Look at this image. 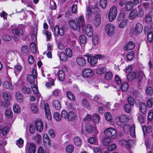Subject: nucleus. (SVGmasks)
<instances>
[{
    "mask_svg": "<svg viewBox=\"0 0 153 153\" xmlns=\"http://www.w3.org/2000/svg\"><path fill=\"white\" fill-rule=\"evenodd\" d=\"M31 87L33 91L35 94H37L38 92V90L37 86V83H34L31 85Z\"/></svg>",
    "mask_w": 153,
    "mask_h": 153,
    "instance_id": "obj_47",
    "label": "nucleus"
},
{
    "mask_svg": "<svg viewBox=\"0 0 153 153\" xmlns=\"http://www.w3.org/2000/svg\"><path fill=\"white\" fill-rule=\"evenodd\" d=\"M152 18L151 16L149 15H146L144 19V22L147 24H149L152 22Z\"/></svg>",
    "mask_w": 153,
    "mask_h": 153,
    "instance_id": "obj_41",
    "label": "nucleus"
},
{
    "mask_svg": "<svg viewBox=\"0 0 153 153\" xmlns=\"http://www.w3.org/2000/svg\"><path fill=\"white\" fill-rule=\"evenodd\" d=\"M105 119L108 121H110L112 119V116L110 113L106 112L104 114Z\"/></svg>",
    "mask_w": 153,
    "mask_h": 153,
    "instance_id": "obj_59",
    "label": "nucleus"
},
{
    "mask_svg": "<svg viewBox=\"0 0 153 153\" xmlns=\"http://www.w3.org/2000/svg\"><path fill=\"white\" fill-rule=\"evenodd\" d=\"M76 118V115L74 112L70 111L69 112L67 118L69 121H74L75 120Z\"/></svg>",
    "mask_w": 153,
    "mask_h": 153,
    "instance_id": "obj_22",
    "label": "nucleus"
},
{
    "mask_svg": "<svg viewBox=\"0 0 153 153\" xmlns=\"http://www.w3.org/2000/svg\"><path fill=\"white\" fill-rule=\"evenodd\" d=\"M53 116L55 120L59 122L61 120L62 117L58 112L55 113Z\"/></svg>",
    "mask_w": 153,
    "mask_h": 153,
    "instance_id": "obj_48",
    "label": "nucleus"
},
{
    "mask_svg": "<svg viewBox=\"0 0 153 153\" xmlns=\"http://www.w3.org/2000/svg\"><path fill=\"white\" fill-rule=\"evenodd\" d=\"M135 46V43L133 42L130 41L128 43L126 47V49L128 51L133 49Z\"/></svg>",
    "mask_w": 153,
    "mask_h": 153,
    "instance_id": "obj_30",
    "label": "nucleus"
},
{
    "mask_svg": "<svg viewBox=\"0 0 153 153\" xmlns=\"http://www.w3.org/2000/svg\"><path fill=\"white\" fill-rule=\"evenodd\" d=\"M22 92L25 94H30L31 93V91L30 88L29 87L23 86L22 88Z\"/></svg>",
    "mask_w": 153,
    "mask_h": 153,
    "instance_id": "obj_32",
    "label": "nucleus"
},
{
    "mask_svg": "<svg viewBox=\"0 0 153 153\" xmlns=\"http://www.w3.org/2000/svg\"><path fill=\"white\" fill-rule=\"evenodd\" d=\"M86 131L89 133H92L96 130V128L89 123H87L85 126Z\"/></svg>",
    "mask_w": 153,
    "mask_h": 153,
    "instance_id": "obj_17",
    "label": "nucleus"
},
{
    "mask_svg": "<svg viewBox=\"0 0 153 153\" xmlns=\"http://www.w3.org/2000/svg\"><path fill=\"white\" fill-rule=\"evenodd\" d=\"M5 115L7 118H11L13 116V112L10 109H7L5 111Z\"/></svg>",
    "mask_w": 153,
    "mask_h": 153,
    "instance_id": "obj_40",
    "label": "nucleus"
},
{
    "mask_svg": "<svg viewBox=\"0 0 153 153\" xmlns=\"http://www.w3.org/2000/svg\"><path fill=\"white\" fill-rule=\"evenodd\" d=\"M76 62L78 65L81 67L84 66L86 63L85 59L82 57H77L76 59Z\"/></svg>",
    "mask_w": 153,
    "mask_h": 153,
    "instance_id": "obj_13",
    "label": "nucleus"
},
{
    "mask_svg": "<svg viewBox=\"0 0 153 153\" xmlns=\"http://www.w3.org/2000/svg\"><path fill=\"white\" fill-rule=\"evenodd\" d=\"M85 31L87 36L89 37H91L93 34V31L91 26L88 24L85 26Z\"/></svg>",
    "mask_w": 153,
    "mask_h": 153,
    "instance_id": "obj_12",
    "label": "nucleus"
},
{
    "mask_svg": "<svg viewBox=\"0 0 153 153\" xmlns=\"http://www.w3.org/2000/svg\"><path fill=\"white\" fill-rule=\"evenodd\" d=\"M81 103L82 105L89 110L91 109V107L89 105V104L87 99L83 98L82 100Z\"/></svg>",
    "mask_w": 153,
    "mask_h": 153,
    "instance_id": "obj_27",
    "label": "nucleus"
},
{
    "mask_svg": "<svg viewBox=\"0 0 153 153\" xmlns=\"http://www.w3.org/2000/svg\"><path fill=\"white\" fill-rule=\"evenodd\" d=\"M97 140L95 137H90L88 139V142L89 143L92 144H96Z\"/></svg>",
    "mask_w": 153,
    "mask_h": 153,
    "instance_id": "obj_54",
    "label": "nucleus"
},
{
    "mask_svg": "<svg viewBox=\"0 0 153 153\" xmlns=\"http://www.w3.org/2000/svg\"><path fill=\"white\" fill-rule=\"evenodd\" d=\"M139 109L142 114H146L147 112V107L146 104L144 103H142L139 106Z\"/></svg>",
    "mask_w": 153,
    "mask_h": 153,
    "instance_id": "obj_25",
    "label": "nucleus"
},
{
    "mask_svg": "<svg viewBox=\"0 0 153 153\" xmlns=\"http://www.w3.org/2000/svg\"><path fill=\"white\" fill-rule=\"evenodd\" d=\"M107 0H100V5L103 9H105L107 6Z\"/></svg>",
    "mask_w": 153,
    "mask_h": 153,
    "instance_id": "obj_43",
    "label": "nucleus"
},
{
    "mask_svg": "<svg viewBox=\"0 0 153 153\" xmlns=\"http://www.w3.org/2000/svg\"><path fill=\"white\" fill-rule=\"evenodd\" d=\"M53 106L57 110H59L61 107L60 102L57 100H54L53 101Z\"/></svg>",
    "mask_w": 153,
    "mask_h": 153,
    "instance_id": "obj_33",
    "label": "nucleus"
},
{
    "mask_svg": "<svg viewBox=\"0 0 153 153\" xmlns=\"http://www.w3.org/2000/svg\"><path fill=\"white\" fill-rule=\"evenodd\" d=\"M137 16V10L136 9H134L130 13L129 16V18L130 19L132 20L135 18Z\"/></svg>",
    "mask_w": 153,
    "mask_h": 153,
    "instance_id": "obj_29",
    "label": "nucleus"
},
{
    "mask_svg": "<svg viewBox=\"0 0 153 153\" xmlns=\"http://www.w3.org/2000/svg\"><path fill=\"white\" fill-rule=\"evenodd\" d=\"M113 76L112 72L108 71L106 72L104 78L106 80H109L111 79Z\"/></svg>",
    "mask_w": 153,
    "mask_h": 153,
    "instance_id": "obj_42",
    "label": "nucleus"
},
{
    "mask_svg": "<svg viewBox=\"0 0 153 153\" xmlns=\"http://www.w3.org/2000/svg\"><path fill=\"white\" fill-rule=\"evenodd\" d=\"M30 47L31 50L33 53H34L36 52V47L34 43L32 42L30 44Z\"/></svg>",
    "mask_w": 153,
    "mask_h": 153,
    "instance_id": "obj_52",
    "label": "nucleus"
},
{
    "mask_svg": "<svg viewBox=\"0 0 153 153\" xmlns=\"http://www.w3.org/2000/svg\"><path fill=\"white\" fill-rule=\"evenodd\" d=\"M54 34L56 36H58L59 35L62 36L64 34V28L63 27H62L59 28L58 25H56L54 28Z\"/></svg>",
    "mask_w": 153,
    "mask_h": 153,
    "instance_id": "obj_9",
    "label": "nucleus"
},
{
    "mask_svg": "<svg viewBox=\"0 0 153 153\" xmlns=\"http://www.w3.org/2000/svg\"><path fill=\"white\" fill-rule=\"evenodd\" d=\"M74 147L72 145H71L67 146L66 148V150L67 152L71 153L73 152Z\"/></svg>",
    "mask_w": 153,
    "mask_h": 153,
    "instance_id": "obj_53",
    "label": "nucleus"
},
{
    "mask_svg": "<svg viewBox=\"0 0 153 153\" xmlns=\"http://www.w3.org/2000/svg\"><path fill=\"white\" fill-rule=\"evenodd\" d=\"M104 134H117L116 130L113 127L106 128L104 131Z\"/></svg>",
    "mask_w": 153,
    "mask_h": 153,
    "instance_id": "obj_20",
    "label": "nucleus"
},
{
    "mask_svg": "<svg viewBox=\"0 0 153 153\" xmlns=\"http://www.w3.org/2000/svg\"><path fill=\"white\" fill-rule=\"evenodd\" d=\"M36 151L35 145L33 143H31L29 148L28 153H35Z\"/></svg>",
    "mask_w": 153,
    "mask_h": 153,
    "instance_id": "obj_35",
    "label": "nucleus"
},
{
    "mask_svg": "<svg viewBox=\"0 0 153 153\" xmlns=\"http://www.w3.org/2000/svg\"><path fill=\"white\" fill-rule=\"evenodd\" d=\"M36 129L39 132H41L43 130L44 124L42 121L40 119H37L35 122Z\"/></svg>",
    "mask_w": 153,
    "mask_h": 153,
    "instance_id": "obj_8",
    "label": "nucleus"
},
{
    "mask_svg": "<svg viewBox=\"0 0 153 153\" xmlns=\"http://www.w3.org/2000/svg\"><path fill=\"white\" fill-rule=\"evenodd\" d=\"M23 140L21 138H20L19 140H17L16 144L18 146L19 148H21L23 146Z\"/></svg>",
    "mask_w": 153,
    "mask_h": 153,
    "instance_id": "obj_61",
    "label": "nucleus"
},
{
    "mask_svg": "<svg viewBox=\"0 0 153 153\" xmlns=\"http://www.w3.org/2000/svg\"><path fill=\"white\" fill-rule=\"evenodd\" d=\"M134 4L132 1H130L127 3L125 5V8L126 10L129 11L131 10L133 7Z\"/></svg>",
    "mask_w": 153,
    "mask_h": 153,
    "instance_id": "obj_34",
    "label": "nucleus"
},
{
    "mask_svg": "<svg viewBox=\"0 0 153 153\" xmlns=\"http://www.w3.org/2000/svg\"><path fill=\"white\" fill-rule=\"evenodd\" d=\"M111 138L107 136L103 137L102 140V144L105 146H108L111 142Z\"/></svg>",
    "mask_w": 153,
    "mask_h": 153,
    "instance_id": "obj_18",
    "label": "nucleus"
},
{
    "mask_svg": "<svg viewBox=\"0 0 153 153\" xmlns=\"http://www.w3.org/2000/svg\"><path fill=\"white\" fill-rule=\"evenodd\" d=\"M12 32L13 34L19 36L22 35L24 34L23 30L20 29L16 28L13 29L12 30Z\"/></svg>",
    "mask_w": 153,
    "mask_h": 153,
    "instance_id": "obj_28",
    "label": "nucleus"
},
{
    "mask_svg": "<svg viewBox=\"0 0 153 153\" xmlns=\"http://www.w3.org/2000/svg\"><path fill=\"white\" fill-rule=\"evenodd\" d=\"M28 47L27 45H23L21 48V53L24 55H26L28 53Z\"/></svg>",
    "mask_w": 153,
    "mask_h": 153,
    "instance_id": "obj_38",
    "label": "nucleus"
},
{
    "mask_svg": "<svg viewBox=\"0 0 153 153\" xmlns=\"http://www.w3.org/2000/svg\"><path fill=\"white\" fill-rule=\"evenodd\" d=\"M4 87L7 89L12 90L13 89V86L11 82L10 81H5L4 82Z\"/></svg>",
    "mask_w": 153,
    "mask_h": 153,
    "instance_id": "obj_23",
    "label": "nucleus"
},
{
    "mask_svg": "<svg viewBox=\"0 0 153 153\" xmlns=\"http://www.w3.org/2000/svg\"><path fill=\"white\" fill-rule=\"evenodd\" d=\"M136 73L135 72H129L127 76V78L128 81L131 82L136 78Z\"/></svg>",
    "mask_w": 153,
    "mask_h": 153,
    "instance_id": "obj_16",
    "label": "nucleus"
},
{
    "mask_svg": "<svg viewBox=\"0 0 153 153\" xmlns=\"http://www.w3.org/2000/svg\"><path fill=\"white\" fill-rule=\"evenodd\" d=\"M58 77L60 81L64 80L65 78V73L63 71L60 70L58 72Z\"/></svg>",
    "mask_w": 153,
    "mask_h": 153,
    "instance_id": "obj_37",
    "label": "nucleus"
},
{
    "mask_svg": "<svg viewBox=\"0 0 153 153\" xmlns=\"http://www.w3.org/2000/svg\"><path fill=\"white\" fill-rule=\"evenodd\" d=\"M92 12L91 9L90 7H87L86 8V17L88 18L91 15V14H92Z\"/></svg>",
    "mask_w": 153,
    "mask_h": 153,
    "instance_id": "obj_51",
    "label": "nucleus"
},
{
    "mask_svg": "<svg viewBox=\"0 0 153 153\" xmlns=\"http://www.w3.org/2000/svg\"><path fill=\"white\" fill-rule=\"evenodd\" d=\"M79 40L80 42L83 44H85L87 42V39L86 37L83 35H81L79 36Z\"/></svg>",
    "mask_w": 153,
    "mask_h": 153,
    "instance_id": "obj_56",
    "label": "nucleus"
},
{
    "mask_svg": "<svg viewBox=\"0 0 153 153\" xmlns=\"http://www.w3.org/2000/svg\"><path fill=\"white\" fill-rule=\"evenodd\" d=\"M117 147V145L115 144H112L108 146V150L109 151H112L116 148Z\"/></svg>",
    "mask_w": 153,
    "mask_h": 153,
    "instance_id": "obj_64",
    "label": "nucleus"
},
{
    "mask_svg": "<svg viewBox=\"0 0 153 153\" xmlns=\"http://www.w3.org/2000/svg\"><path fill=\"white\" fill-rule=\"evenodd\" d=\"M65 52L66 55L69 57H71L72 55V53L71 50L69 48H67L65 49Z\"/></svg>",
    "mask_w": 153,
    "mask_h": 153,
    "instance_id": "obj_62",
    "label": "nucleus"
},
{
    "mask_svg": "<svg viewBox=\"0 0 153 153\" xmlns=\"http://www.w3.org/2000/svg\"><path fill=\"white\" fill-rule=\"evenodd\" d=\"M105 31L108 36H112L115 33V27L113 25L108 24L105 26Z\"/></svg>",
    "mask_w": 153,
    "mask_h": 153,
    "instance_id": "obj_7",
    "label": "nucleus"
},
{
    "mask_svg": "<svg viewBox=\"0 0 153 153\" xmlns=\"http://www.w3.org/2000/svg\"><path fill=\"white\" fill-rule=\"evenodd\" d=\"M44 34L46 36L47 40L49 41L50 40L51 37V34L50 32L46 30L43 31V32Z\"/></svg>",
    "mask_w": 153,
    "mask_h": 153,
    "instance_id": "obj_55",
    "label": "nucleus"
},
{
    "mask_svg": "<svg viewBox=\"0 0 153 153\" xmlns=\"http://www.w3.org/2000/svg\"><path fill=\"white\" fill-rule=\"evenodd\" d=\"M85 56L88 58V62L92 66H94L97 62L98 59L100 58L101 57V56L99 54L96 55L94 56H93L91 55H86Z\"/></svg>",
    "mask_w": 153,
    "mask_h": 153,
    "instance_id": "obj_3",
    "label": "nucleus"
},
{
    "mask_svg": "<svg viewBox=\"0 0 153 153\" xmlns=\"http://www.w3.org/2000/svg\"><path fill=\"white\" fill-rule=\"evenodd\" d=\"M129 129V126L128 124H127L123 126V130L124 133L127 134L128 133Z\"/></svg>",
    "mask_w": 153,
    "mask_h": 153,
    "instance_id": "obj_60",
    "label": "nucleus"
},
{
    "mask_svg": "<svg viewBox=\"0 0 153 153\" xmlns=\"http://www.w3.org/2000/svg\"><path fill=\"white\" fill-rule=\"evenodd\" d=\"M118 119L119 121L121 123L128 122L129 120V119L127 116L124 114L120 116Z\"/></svg>",
    "mask_w": 153,
    "mask_h": 153,
    "instance_id": "obj_24",
    "label": "nucleus"
},
{
    "mask_svg": "<svg viewBox=\"0 0 153 153\" xmlns=\"http://www.w3.org/2000/svg\"><path fill=\"white\" fill-rule=\"evenodd\" d=\"M44 108L45 115L47 119L48 120H50L51 119V116L49 105L48 103H46L45 104Z\"/></svg>",
    "mask_w": 153,
    "mask_h": 153,
    "instance_id": "obj_14",
    "label": "nucleus"
},
{
    "mask_svg": "<svg viewBox=\"0 0 153 153\" xmlns=\"http://www.w3.org/2000/svg\"><path fill=\"white\" fill-rule=\"evenodd\" d=\"M142 128L144 134L151 133L152 130V126L149 125L147 127L145 126H143L142 127Z\"/></svg>",
    "mask_w": 153,
    "mask_h": 153,
    "instance_id": "obj_26",
    "label": "nucleus"
},
{
    "mask_svg": "<svg viewBox=\"0 0 153 153\" xmlns=\"http://www.w3.org/2000/svg\"><path fill=\"white\" fill-rule=\"evenodd\" d=\"M59 56L60 59L63 62L66 61L68 59L67 56L64 52H61Z\"/></svg>",
    "mask_w": 153,
    "mask_h": 153,
    "instance_id": "obj_44",
    "label": "nucleus"
},
{
    "mask_svg": "<svg viewBox=\"0 0 153 153\" xmlns=\"http://www.w3.org/2000/svg\"><path fill=\"white\" fill-rule=\"evenodd\" d=\"M117 15V9L116 7L113 6L109 10L108 15L109 20L110 22L114 20Z\"/></svg>",
    "mask_w": 153,
    "mask_h": 153,
    "instance_id": "obj_5",
    "label": "nucleus"
},
{
    "mask_svg": "<svg viewBox=\"0 0 153 153\" xmlns=\"http://www.w3.org/2000/svg\"><path fill=\"white\" fill-rule=\"evenodd\" d=\"M119 143L121 145L129 149L131 148L132 144L135 143V141L132 139H129L128 141L123 139L119 140Z\"/></svg>",
    "mask_w": 153,
    "mask_h": 153,
    "instance_id": "obj_2",
    "label": "nucleus"
},
{
    "mask_svg": "<svg viewBox=\"0 0 153 153\" xmlns=\"http://www.w3.org/2000/svg\"><path fill=\"white\" fill-rule=\"evenodd\" d=\"M16 97L18 102L20 103L22 102L23 101V96L21 92L17 91L16 94Z\"/></svg>",
    "mask_w": 153,
    "mask_h": 153,
    "instance_id": "obj_19",
    "label": "nucleus"
},
{
    "mask_svg": "<svg viewBox=\"0 0 153 153\" xmlns=\"http://www.w3.org/2000/svg\"><path fill=\"white\" fill-rule=\"evenodd\" d=\"M44 108L45 115L47 119L48 120H50L51 119V116L49 105L48 103H46L45 104Z\"/></svg>",
    "mask_w": 153,
    "mask_h": 153,
    "instance_id": "obj_15",
    "label": "nucleus"
},
{
    "mask_svg": "<svg viewBox=\"0 0 153 153\" xmlns=\"http://www.w3.org/2000/svg\"><path fill=\"white\" fill-rule=\"evenodd\" d=\"M74 142L75 144L77 146H79L81 143V140L78 137H76L74 138Z\"/></svg>",
    "mask_w": 153,
    "mask_h": 153,
    "instance_id": "obj_57",
    "label": "nucleus"
},
{
    "mask_svg": "<svg viewBox=\"0 0 153 153\" xmlns=\"http://www.w3.org/2000/svg\"><path fill=\"white\" fill-rule=\"evenodd\" d=\"M2 94L4 99L6 101H8L10 100L11 98L10 94L6 92H3Z\"/></svg>",
    "mask_w": 153,
    "mask_h": 153,
    "instance_id": "obj_31",
    "label": "nucleus"
},
{
    "mask_svg": "<svg viewBox=\"0 0 153 153\" xmlns=\"http://www.w3.org/2000/svg\"><path fill=\"white\" fill-rule=\"evenodd\" d=\"M134 52L131 51L129 52L126 55L127 59L128 61H131L134 56Z\"/></svg>",
    "mask_w": 153,
    "mask_h": 153,
    "instance_id": "obj_49",
    "label": "nucleus"
},
{
    "mask_svg": "<svg viewBox=\"0 0 153 153\" xmlns=\"http://www.w3.org/2000/svg\"><path fill=\"white\" fill-rule=\"evenodd\" d=\"M128 88V84L126 82L122 83L121 85V88L122 90L124 91H126Z\"/></svg>",
    "mask_w": 153,
    "mask_h": 153,
    "instance_id": "obj_45",
    "label": "nucleus"
},
{
    "mask_svg": "<svg viewBox=\"0 0 153 153\" xmlns=\"http://www.w3.org/2000/svg\"><path fill=\"white\" fill-rule=\"evenodd\" d=\"M106 71V69L105 67L100 66L97 69L96 72L98 74H101L104 73Z\"/></svg>",
    "mask_w": 153,
    "mask_h": 153,
    "instance_id": "obj_36",
    "label": "nucleus"
},
{
    "mask_svg": "<svg viewBox=\"0 0 153 153\" xmlns=\"http://www.w3.org/2000/svg\"><path fill=\"white\" fill-rule=\"evenodd\" d=\"M37 77L36 71V69H33L32 72V74H29L27 75V80L30 85L34 83H36V82L35 81V79Z\"/></svg>",
    "mask_w": 153,
    "mask_h": 153,
    "instance_id": "obj_4",
    "label": "nucleus"
},
{
    "mask_svg": "<svg viewBox=\"0 0 153 153\" xmlns=\"http://www.w3.org/2000/svg\"><path fill=\"white\" fill-rule=\"evenodd\" d=\"M30 108L32 112L34 113H37L38 112V108L35 104L33 103L30 105Z\"/></svg>",
    "mask_w": 153,
    "mask_h": 153,
    "instance_id": "obj_39",
    "label": "nucleus"
},
{
    "mask_svg": "<svg viewBox=\"0 0 153 153\" xmlns=\"http://www.w3.org/2000/svg\"><path fill=\"white\" fill-rule=\"evenodd\" d=\"M143 29V26L139 22L137 23L133 30V33L134 34L137 35L141 33L142 32Z\"/></svg>",
    "mask_w": 153,
    "mask_h": 153,
    "instance_id": "obj_10",
    "label": "nucleus"
},
{
    "mask_svg": "<svg viewBox=\"0 0 153 153\" xmlns=\"http://www.w3.org/2000/svg\"><path fill=\"white\" fill-rule=\"evenodd\" d=\"M93 22L96 27L99 26L100 23V14H97L95 15Z\"/></svg>",
    "mask_w": 153,
    "mask_h": 153,
    "instance_id": "obj_21",
    "label": "nucleus"
},
{
    "mask_svg": "<svg viewBox=\"0 0 153 153\" xmlns=\"http://www.w3.org/2000/svg\"><path fill=\"white\" fill-rule=\"evenodd\" d=\"M10 129V128L7 126L4 127L3 129L0 126V133L1 132L2 134H6Z\"/></svg>",
    "mask_w": 153,
    "mask_h": 153,
    "instance_id": "obj_50",
    "label": "nucleus"
},
{
    "mask_svg": "<svg viewBox=\"0 0 153 153\" xmlns=\"http://www.w3.org/2000/svg\"><path fill=\"white\" fill-rule=\"evenodd\" d=\"M82 76L85 78H90L94 75V71L89 68H85L82 71Z\"/></svg>",
    "mask_w": 153,
    "mask_h": 153,
    "instance_id": "obj_6",
    "label": "nucleus"
},
{
    "mask_svg": "<svg viewBox=\"0 0 153 153\" xmlns=\"http://www.w3.org/2000/svg\"><path fill=\"white\" fill-rule=\"evenodd\" d=\"M68 23L70 28L73 30L79 32L80 27H83L85 25L84 17L80 16L76 19V20L71 19L68 21Z\"/></svg>",
    "mask_w": 153,
    "mask_h": 153,
    "instance_id": "obj_1",
    "label": "nucleus"
},
{
    "mask_svg": "<svg viewBox=\"0 0 153 153\" xmlns=\"http://www.w3.org/2000/svg\"><path fill=\"white\" fill-rule=\"evenodd\" d=\"M22 67L19 65H16L15 67V72L16 74H19L21 71Z\"/></svg>",
    "mask_w": 153,
    "mask_h": 153,
    "instance_id": "obj_58",
    "label": "nucleus"
},
{
    "mask_svg": "<svg viewBox=\"0 0 153 153\" xmlns=\"http://www.w3.org/2000/svg\"><path fill=\"white\" fill-rule=\"evenodd\" d=\"M147 38L149 42L151 43L153 39V34L152 32H149L148 33Z\"/></svg>",
    "mask_w": 153,
    "mask_h": 153,
    "instance_id": "obj_63",
    "label": "nucleus"
},
{
    "mask_svg": "<svg viewBox=\"0 0 153 153\" xmlns=\"http://www.w3.org/2000/svg\"><path fill=\"white\" fill-rule=\"evenodd\" d=\"M43 140L44 145L45 147L47 149L49 148L51 146V143L48 134H44Z\"/></svg>",
    "mask_w": 153,
    "mask_h": 153,
    "instance_id": "obj_11",
    "label": "nucleus"
},
{
    "mask_svg": "<svg viewBox=\"0 0 153 153\" xmlns=\"http://www.w3.org/2000/svg\"><path fill=\"white\" fill-rule=\"evenodd\" d=\"M66 95L69 100L72 101L75 100L74 96L70 91H68L66 93Z\"/></svg>",
    "mask_w": 153,
    "mask_h": 153,
    "instance_id": "obj_46",
    "label": "nucleus"
}]
</instances>
